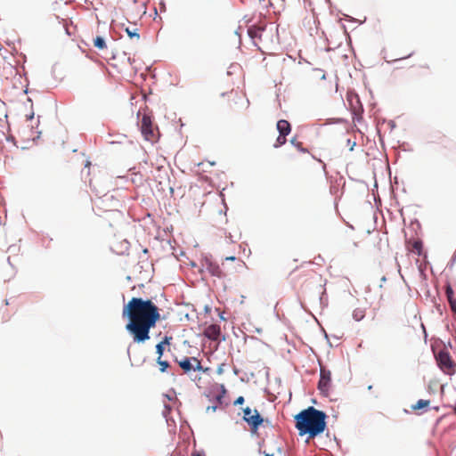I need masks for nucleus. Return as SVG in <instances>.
Here are the masks:
<instances>
[{"instance_id":"1","label":"nucleus","mask_w":456,"mask_h":456,"mask_svg":"<svg viewBox=\"0 0 456 456\" xmlns=\"http://www.w3.org/2000/svg\"><path fill=\"white\" fill-rule=\"evenodd\" d=\"M122 317L128 320L126 330L138 344L151 338V329L161 319L158 305L151 299L142 297H132L123 306Z\"/></svg>"},{"instance_id":"2","label":"nucleus","mask_w":456,"mask_h":456,"mask_svg":"<svg viewBox=\"0 0 456 456\" xmlns=\"http://www.w3.org/2000/svg\"><path fill=\"white\" fill-rule=\"evenodd\" d=\"M325 419L326 414L313 406L301 411L295 416L296 428L299 435H308L310 438H314L324 431Z\"/></svg>"},{"instance_id":"3","label":"nucleus","mask_w":456,"mask_h":456,"mask_svg":"<svg viewBox=\"0 0 456 456\" xmlns=\"http://www.w3.org/2000/svg\"><path fill=\"white\" fill-rule=\"evenodd\" d=\"M141 132L144 139L151 142H155L159 139V130L153 126L151 117L143 114L141 120Z\"/></svg>"},{"instance_id":"4","label":"nucleus","mask_w":456,"mask_h":456,"mask_svg":"<svg viewBox=\"0 0 456 456\" xmlns=\"http://www.w3.org/2000/svg\"><path fill=\"white\" fill-rule=\"evenodd\" d=\"M439 368L447 375L455 372L456 364L447 351L442 350L436 356Z\"/></svg>"},{"instance_id":"5","label":"nucleus","mask_w":456,"mask_h":456,"mask_svg":"<svg viewBox=\"0 0 456 456\" xmlns=\"http://www.w3.org/2000/svg\"><path fill=\"white\" fill-rule=\"evenodd\" d=\"M243 419L250 426L252 432H256L258 427L263 423L264 419L256 409L246 407L243 409Z\"/></svg>"},{"instance_id":"6","label":"nucleus","mask_w":456,"mask_h":456,"mask_svg":"<svg viewBox=\"0 0 456 456\" xmlns=\"http://www.w3.org/2000/svg\"><path fill=\"white\" fill-rule=\"evenodd\" d=\"M175 362L186 374L202 369L200 362L196 357H183L181 360L175 359Z\"/></svg>"},{"instance_id":"7","label":"nucleus","mask_w":456,"mask_h":456,"mask_svg":"<svg viewBox=\"0 0 456 456\" xmlns=\"http://www.w3.org/2000/svg\"><path fill=\"white\" fill-rule=\"evenodd\" d=\"M331 387V373L330 370H325L324 368H321V373H320V380L318 383V389L320 392L324 395H328L330 389Z\"/></svg>"},{"instance_id":"8","label":"nucleus","mask_w":456,"mask_h":456,"mask_svg":"<svg viewBox=\"0 0 456 456\" xmlns=\"http://www.w3.org/2000/svg\"><path fill=\"white\" fill-rule=\"evenodd\" d=\"M430 142L436 151L442 152L449 148L452 141L445 134L437 133L433 135Z\"/></svg>"},{"instance_id":"9","label":"nucleus","mask_w":456,"mask_h":456,"mask_svg":"<svg viewBox=\"0 0 456 456\" xmlns=\"http://www.w3.org/2000/svg\"><path fill=\"white\" fill-rule=\"evenodd\" d=\"M325 72L321 69H312L305 75V81L310 85L317 84L325 79Z\"/></svg>"},{"instance_id":"10","label":"nucleus","mask_w":456,"mask_h":456,"mask_svg":"<svg viewBox=\"0 0 456 456\" xmlns=\"http://www.w3.org/2000/svg\"><path fill=\"white\" fill-rule=\"evenodd\" d=\"M221 328L217 324H211L204 330V336L213 341H219Z\"/></svg>"},{"instance_id":"11","label":"nucleus","mask_w":456,"mask_h":456,"mask_svg":"<svg viewBox=\"0 0 456 456\" xmlns=\"http://www.w3.org/2000/svg\"><path fill=\"white\" fill-rule=\"evenodd\" d=\"M407 249L418 256H421L423 253V244L420 240H414L407 241Z\"/></svg>"},{"instance_id":"12","label":"nucleus","mask_w":456,"mask_h":456,"mask_svg":"<svg viewBox=\"0 0 456 456\" xmlns=\"http://www.w3.org/2000/svg\"><path fill=\"white\" fill-rule=\"evenodd\" d=\"M276 128L279 132V134L289 135L291 132V126L289 121L285 119H281L277 122Z\"/></svg>"},{"instance_id":"13","label":"nucleus","mask_w":456,"mask_h":456,"mask_svg":"<svg viewBox=\"0 0 456 456\" xmlns=\"http://www.w3.org/2000/svg\"><path fill=\"white\" fill-rule=\"evenodd\" d=\"M208 272L218 278H224L227 276V273L224 272V268L220 267L216 265H209Z\"/></svg>"},{"instance_id":"14","label":"nucleus","mask_w":456,"mask_h":456,"mask_svg":"<svg viewBox=\"0 0 456 456\" xmlns=\"http://www.w3.org/2000/svg\"><path fill=\"white\" fill-rule=\"evenodd\" d=\"M263 31H264V28H262L251 27L248 28V36L253 40H261ZM255 45H257L256 41H255Z\"/></svg>"},{"instance_id":"15","label":"nucleus","mask_w":456,"mask_h":456,"mask_svg":"<svg viewBox=\"0 0 456 456\" xmlns=\"http://www.w3.org/2000/svg\"><path fill=\"white\" fill-rule=\"evenodd\" d=\"M446 297L452 311L456 314V298L454 297V292L451 287H447L446 289Z\"/></svg>"},{"instance_id":"16","label":"nucleus","mask_w":456,"mask_h":456,"mask_svg":"<svg viewBox=\"0 0 456 456\" xmlns=\"http://www.w3.org/2000/svg\"><path fill=\"white\" fill-rule=\"evenodd\" d=\"M429 404H430V400L419 399L417 401V403L415 404L411 405V408L412 411H419V410L428 407Z\"/></svg>"},{"instance_id":"17","label":"nucleus","mask_w":456,"mask_h":456,"mask_svg":"<svg viewBox=\"0 0 456 456\" xmlns=\"http://www.w3.org/2000/svg\"><path fill=\"white\" fill-rule=\"evenodd\" d=\"M93 45L95 48L99 50H104L107 48V45L104 38L100 36H97L95 38H94Z\"/></svg>"},{"instance_id":"18","label":"nucleus","mask_w":456,"mask_h":456,"mask_svg":"<svg viewBox=\"0 0 456 456\" xmlns=\"http://www.w3.org/2000/svg\"><path fill=\"white\" fill-rule=\"evenodd\" d=\"M7 112L4 102H0V126L4 127L6 124Z\"/></svg>"},{"instance_id":"19","label":"nucleus","mask_w":456,"mask_h":456,"mask_svg":"<svg viewBox=\"0 0 456 456\" xmlns=\"http://www.w3.org/2000/svg\"><path fill=\"white\" fill-rule=\"evenodd\" d=\"M290 143L294 145L300 152H308V150L303 146V142L298 141L297 137H292L290 139Z\"/></svg>"},{"instance_id":"20","label":"nucleus","mask_w":456,"mask_h":456,"mask_svg":"<svg viewBox=\"0 0 456 456\" xmlns=\"http://www.w3.org/2000/svg\"><path fill=\"white\" fill-rule=\"evenodd\" d=\"M126 32L127 34V36L133 39V38H135L137 41L139 40L140 38V36H139V33H138V29L135 28V27H133V28H126Z\"/></svg>"},{"instance_id":"21","label":"nucleus","mask_w":456,"mask_h":456,"mask_svg":"<svg viewBox=\"0 0 456 456\" xmlns=\"http://www.w3.org/2000/svg\"><path fill=\"white\" fill-rule=\"evenodd\" d=\"M364 316H365V313L361 308H356L353 312V317L357 322L362 320L364 318Z\"/></svg>"},{"instance_id":"22","label":"nucleus","mask_w":456,"mask_h":456,"mask_svg":"<svg viewBox=\"0 0 456 456\" xmlns=\"http://www.w3.org/2000/svg\"><path fill=\"white\" fill-rule=\"evenodd\" d=\"M287 142V135L279 134L273 144L274 148H279Z\"/></svg>"},{"instance_id":"23","label":"nucleus","mask_w":456,"mask_h":456,"mask_svg":"<svg viewBox=\"0 0 456 456\" xmlns=\"http://www.w3.org/2000/svg\"><path fill=\"white\" fill-rule=\"evenodd\" d=\"M157 363L159 365V370L165 372L169 367V363L167 361H163L161 358L157 359Z\"/></svg>"},{"instance_id":"24","label":"nucleus","mask_w":456,"mask_h":456,"mask_svg":"<svg viewBox=\"0 0 456 456\" xmlns=\"http://www.w3.org/2000/svg\"><path fill=\"white\" fill-rule=\"evenodd\" d=\"M164 352V346L161 344H157L156 346V353L158 354V358H161Z\"/></svg>"},{"instance_id":"25","label":"nucleus","mask_w":456,"mask_h":456,"mask_svg":"<svg viewBox=\"0 0 456 456\" xmlns=\"http://www.w3.org/2000/svg\"><path fill=\"white\" fill-rule=\"evenodd\" d=\"M171 339H172V338H171V337H167V336H166V337L164 338V339H163L161 342H159V344H161L163 346H164L165 345H169V344H170V340H171Z\"/></svg>"},{"instance_id":"26","label":"nucleus","mask_w":456,"mask_h":456,"mask_svg":"<svg viewBox=\"0 0 456 456\" xmlns=\"http://www.w3.org/2000/svg\"><path fill=\"white\" fill-rule=\"evenodd\" d=\"M244 403V397L243 396H239L235 402H234V404H242Z\"/></svg>"},{"instance_id":"27","label":"nucleus","mask_w":456,"mask_h":456,"mask_svg":"<svg viewBox=\"0 0 456 456\" xmlns=\"http://www.w3.org/2000/svg\"><path fill=\"white\" fill-rule=\"evenodd\" d=\"M228 260L237 261L239 264L241 263V261L240 259L236 258L235 256H227V257H225V261H228Z\"/></svg>"},{"instance_id":"28","label":"nucleus","mask_w":456,"mask_h":456,"mask_svg":"<svg viewBox=\"0 0 456 456\" xmlns=\"http://www.w3.org/2000/svg\"><path fill=\"white\" fill-rule=\"evenodd\" d=\"M191 456H205V454L201 452L195 451L191 453Z\"/></svg>"},{"instance_id":"29","label":"nucleus","mask_w":456,"mask_h":456,"mask_svg":"<svg viewBox=\"0 0 456 456\" xmlns=\"http://www.w3.org/2000/svg\"><path fill=\"white\" fill-rule=\"evenodd\" d=\"M216 408H217V406H208V407L207 408V411H209L210 410H211L212 411H215L216 410Z\"/></svg>"},{"instance_id":"30","label":"nucleus","mask_w":456,"mask_h":456,"mask_svg":"<svg viewBox=\"0 0 456 456\" xmlns=\"http://www.w3.org/2000/svg\"><path fill=\"white\" fill-rule=\"evenodd\" d=\"M421 68H424V69H429V66L428 64H423V65H420Z\"/></svg>"},{"instance_id":"31","label":"nucleus","mask_w":456,"mask_h":456,"mask_svg":"<svg viewBox=\"0 0 456 456\" xmlns=\"http://www.w3.org/2000/svg\"><path fill=\"white\" fill-rule=\"evenodd\" d=\"M217 400L220 402L221 401V396H217Z\"/></svg>"},{"instance_id":"32","label":"nucleus","mask_w":456,"mask_h":456,"mask_svg":"<svg viewBox=\"0 0 456 456\" xmlns=\"http://www.w3.org/2000/svg\"><path fill=\"white\" fill-rule=\"evenodd\" d=\"M265 456H273V454L266 453Z\"/></svg>"},{"instance_id":"33","label":"nucleus","mask_w":456,"mask_h":456,"mask_svg":"<svg viewBox=\"0 0 456 456\" xmlns=\"http://www.w3.org/2000/svg\"><path fill=\"white\" fill-rule=\"evenodd\" d=\"M260 2H263L264 0H259Z\"/></svg>"}]
</instances>
